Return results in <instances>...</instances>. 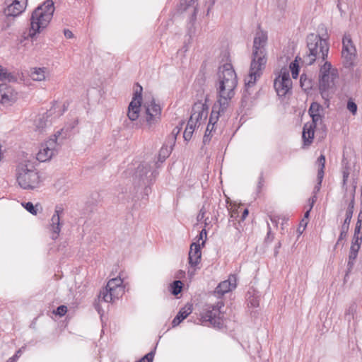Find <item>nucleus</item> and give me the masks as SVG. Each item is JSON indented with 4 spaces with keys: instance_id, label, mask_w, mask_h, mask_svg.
Masks as SVG:
<instances>
[{
    "instance_id": "27",
    "label": "nucleus",
    "mask_w": 362,
    "mask_h": 362,
    "mask_svg": "<svg viewBox=\"0 0 362 362\" xmlns=\"http://www.w3.org/2000/svg\"><path fill=\"white\" fill-rule=\"evenodd\" d=\"M197 125L198 124H196V122H193L192 120L189 119L183 133V137L185 141H189L191 139L193 132Z\"/></svg>"
},
{
    "instance_id": "4",
    "label": "nucleus",
    "mask_w": 362,
    "mask_h": 362,
    "mask_svg": "<svg viewBox=\"0 0 362 362\" xmlns=\"http://www.w3.org/2000/svg\"><path fill=\"white\" fill-rule=\"evenodd\" d=\"M308 52L303 62L308 65L313 64L317 59L325 61L329 52V45L326 39L319 35L311 33L307 36Z\"/></svg>"
},
{
    "instance_id": "24",
    "label": "nucleus",
    "mask_w": 362,
    "mask_h": 362,
    "mask_svg": "<svg viewBox=\"0 0 362 362\" xmlns=\"http://www.w3.org/2000/svg\"><path fill=\"white\" fill-rule=\"evenodd\" d=\"M192 310L191 305H185L182 308L175 318L173 320L172 326L173 327L179 325L182 321L186 319L192 313Z\"/></svg>"
},
{
    "instance_id": "22",
    "label": "nucleus",
    "mask_w": 362,
    "mask_h": 362,
    "mask_svg": "<svg viewBox=\"0 0 362 362\" xmlns=\"http://www.w3.org/2000/svg\"><path fill=\"white\" fill-rule=\"evenodd\" d=\"M309 115L312 117L311 123L317 124L318 122L322 121V107L317 103H313L309 108Z\"/></svg>"
},
{
    "instance_id": "3",
    "label": "nucleus",
    "mask_w": 362,
    "mask_h": 362,
    "mask_svg": "<svg viewBox=\"0 0 362 362\" xmlns=\"http://www.w3.org/2000/svg\"><path fill=\"white\" fill-rule=\"evenodd\" d=\"M54 12V6L52 0H46L37 6L32 13L29 30L23 33L24 39H33L46 28L52 18Z\"/></svg>"
},
{
    "instance_id": "16",
    "label": "nucleus",
    "mask_w": 362,
    "mask_h": 362,
    "mask_svg": "<svg viewBox=\"0 0 362 362\" xmlns=\"http://www.w3.org/2000/svg\"><path fill=\"white\" fill-rule=\"evenodd\" d=\"M208 115V107L206 104L198 102L195 103L192 107V114L189 119L196 122V124L200 125L202 121L205 120Z\"/></svg>"
},
{
    "instance_id": "53",
    "label": "nucleus",
    "mask_w": 362,
    "mask_h": 362,
    "mask_svg": "<svg viewBox=\"0 0 362 362\" xmlns=\"http://www.w3.org/2000/svg\"><path fill=\"white\" fill-rule=\"evenodd\" d=\"M361 222H362V210H361L360 212L358 213V220H357V223H361Z\"/></svg>"
},
{
    "instance_id": "25",
    "label": "nucleus",
    "mask_w": 362,
    "mask_h": 362,
    "mask_svg": "<svg viewBox=\"0 0 362 362\" xmlns=\"http://www.w3.org/2000/svg\"><path fill=\"white\" fill-rule=\"evenodd\" d=\"M49 71L45 67H34L30 69V77L33 81H42L46 78Z\"/></svg>"
},
{
    "instance_id": "12",
    "label": "nucleus",
    "mask_w": 362,
    "mask_h": 362,
    "mask_svg": "<svg viewBox=\"0 0 362 362\" xmlns=\"http://www.w3.org/2000/svg\"><path fill=\"white\" fill-rule=\"evenodd\" d=\"M142 90V87L137 83L134 97L128 107L127 117L131 121H135L139 117L141 107Z\"/></svg>"
},
{
    "instance_id": "29",
    "label": "nucleus",
    "mask_w": 362,
    "mask_h": 362,
    "mask_svg": "<svg viewBox=\"0 0 362 362\" xmlns=\"http://www.w3.org/2000/svg\"><path fill=\"white\" fill-rule=\"evenodd\" d=\"M358 254V252L349 251L346 275H348L353 269Z\"/></svg>"
},
{
    "instance_id": "14",
    "label": "nucleus",
    "mask_w": 362,
    "mask_h": 362,
    "mask_svg": "<svg viewBox=\"0 0 362 362\" xmlns=\"http://www.w3.org/2000/svg\"><path fill=\"white\" fill-rule=\"evenodd\" d=\"M158 175V172L152 170V165L148 163H142L136 168L134 173L136 179L141 184L146 185L154 180Z\"/></svg>"
},
{
    "instance_id": "32",
    "label": "nucleus",
    "mask_w": 362,
    "mask_h": 362,
    "mask_svg": "<svg viewBox=\"0 0 362 362\" xmlns=\"http://www.w3.org/2000/svg\"><path fill=\"white\" fill-rule=\"evenodd\" d=\"M182 282L180 280L174 281L170 285V291L174 296L178 295L182 291Z\"/></svg>"
},
{
    "instance_id": "45",
    "label": "nucleus",
    "mask_w": 362,
    "mask_h": 362,
    "mask_svg": "<svg viewBox=\"0 0 362 362\" xmlns=\"http://www.w3.org/2000/svg\"><path fill=\"white\" fill-rule=\"evenodd\" d=\"M22 354V350L21 349H18L16 354L12 356L11 357L7 362H16V361L18 360V358H19V356L21 355Z\"/></svg>"
},
{
    "instance_id": "21",
    "label": "nucleus",
    "mask_w": 362,
    "mask_h": 362,
    "mask_svg": "<svg viewBox=\"0 0 362 362\" xmlns=\"http://www.w3.org/2000/svg\"><path fill=\"white\" fill-rule=\"evenodd\" d=\"M316 125L309 122L304 124L302 133L304 146H310L312 144L314 137V129Z\"/></svg>"
},
{
    "instance_id": "41",
    "label": "nucleus",
    "mask_w": 362,
    "mask_h": 362,
    "mask_svg": "<svg viewBox=\"0 0 362 362\" xmlns=\"http://www.w3.org/2000/svg\"><path fill=\"white\" fill-rule=\"evenodd\" d=\"M354 199H352L350 202V203L349 204V206L346 211V216H347V218H349V217L352 218L353 213H354Z\"/></svg>"
},
{
    "instance_id": "1",
    "label": "nucleus",
    "mask_w": 362,
    "mask_h": 362,
    "mask_svg": "<svg viewBox=\"0 0 362 362\" xmlns=\"http://www.w3.org/2000/svg\"><path fill=\"white\" fill-rule=\"evenodd\" d=\"M238 85L236 73L230 63H226L218 68L217 102L214 105L209 117V126L215 125L218 117L224 114L230 106L235 95V89Z\"/></svg>"
},
{
    "instance_id": "30",
    "label": "nucleus",
    "mask_w": 362,
    "mask_h": 362,
    "mask_svg": "<svg viewBox=\"0 0 362 362\" xmlns=\"http://www.w3.org/2000/svg\"><path fill=\"white\" fill-rule=\"evenodd\" d=\"M172 151L171 147H168V146H163L159 151L158 153V161L163 163L165 160L170 156Z\"/></svg>"
},
{
    "instance_id": "9",
    "label": "nucleus",
    "mask_w": 362,
    "mask_h": 362,
    "mask_svg": "<svg viewBox=\"0 0 362 362\" xmlns=\"http://www.w3.org/2000/svg\"><path fill=\"white\" fill-rule=\"evenodd\" d=\"M67 110V105L55 103L53 107L44 114L39 115L34 120L35 131L42 132L47 127L51 125L52 121L49 119L53 113H57L56 117H60Z\"/></svg>"
},
{
    "instance_id": "6",
    "label": "nucleus",
    "mask_w": 362,
    "mask_h": 362,
    "mask_svg": "<svg viewBox=\"0 0 362 362\" xmlns=\"http://www.w3.org/2000/svg\"><path fill=\"white\" fill-rule=\"evenodd\" d=\"M224 306L223 301H218L216 305H207L205 310L201 314V321L204 325L212 326L215 328L223 327V313L221 309Z\"/></svg>"
},
{
    "instance_id": "33",
    "label": "nucleus",
    "mask_w": 362,
    "mask_h": 362,
    "mask_svg": "<svg viewBox=\"0 0 362 362\" xmlns=\"http://www.w3.org/2000/svg\"><path fill=\"white\" fill-rule=\"evenodd\" d=\"M300 84L301 88L305 90L311 88L312 87L311 80L309 79L304 74H301L300 77Z\"/></svg>"
},
{
    "instance_id": "26",
    "label": "nucleus",
    "mask_w": 362,
    "mask_h": 362,
    "mask_svg": "<svg viewBox=\"0 0 362 362\" xmlns=\"http://www.w3.org/2000/svg\"><path fill=\"white\" fill-rule=\"evenodd\" d=\"M0 81L3 82H16L17 81V76L0 66Z\"/></svg>"
},
{
    "instance_id": "38",
    "label": "nucleus",
    "mask_w": 362,
    "mask_h": 362,
    "mask_svg": "<svg viewBox=\"0 0 362 362\" xmlns=\"http://www.w3.org/2000/svg\"><path fill=\"white\" fill-rule=\"evenodd\" d=\"M11 96L8 95L2 87H0V103L7 104L11 102Z\"/></svg>"
},
{
    "instance_id": "13",
    "label": "nucleus",
    "mask_w": 362,
    "mask_h": 362,
    "mask_svg": "<svg viewBox=\"0 0 362 362\" xmlns=\"http://www.w3.org/2000/svg\"><path fill=\"white\" fill-rule=\"evenodd\" d=\"M356 49L353 44L349 35H344L342 39L341 55L344 59L345 66L349 67L354 64L356 57Z\"/></svg>"
},
{
    "instance_id": "7",
    "label": "nucleus",
    "mask_w": 362,
    "mask_h": 362,
    "mask_svg": "<svg viewBox=\"0 0 362 362\" xmlns=\"http://www.w3.org/2000/svg\"><path fill=\"white\" fill-rule=\"evenodd\" d=\"M144 109V118L148 129H153L161 120L162 107L156 100H146L142 105Z\"/></svg>"
},
{
    "instance_id": "37",
    "label": "nucleus",
    "mask_w": 362,
    "mask_h": 362,
    "mask_svg": "<svg viewBox=\"0 0 362 362\" xmlns=\"http://www.w3.org/2000/svg\"><path fill=\"white\" fill-rule=\"evenodd\" d=\"M23 206L31 214H37V205L34 206L32 202L22 203Z\"/></svg>"
},
{
    "instance_id": "52",
    "label": "nucleus",
    "mask_w": 362,
    "mask_h": 362,
    "mask_svg": "<svg viewBox=\"0 0 362 362\" xmlns=\"http://www.w3.org/2000/svg\"><path fill=\"white\" fill-rule=\"evenodd\" d=\"M248 214H249L248 209H244L242 216H241V220L242 221L245 220L246 218V217L247 216Z\"/></svg>"
},
{
    "instance_id": "47",
    "label": "nucleus",
    "mask_w": 362,
    "mask_h": 362,
    "mask_svg": "<svg viewBox=\"0 0 362 362\" xmlns=\"http://www.w3.org/2000/svg\"><path fill=\"white\" fill-rule=\"evenodd\" d=\"M361 223H356L354 235H362L361 233Z\"/></svg>"
},
{
    "instance_id": "11",
    "label": "nucleus",
    "mask_w": 362,
    "mask_h": 362,
    "mask_svg": "<svg viewBox=\"0 0 362 362\" xmlns=\"http://www.w3.org/2000/svg\"><path fill=\"white\" fill-rule=\"evenodd\" d=\"M58 136L54 134L53 138L49 139L41 145V147L37 154L36 158L40 162H46L49 160L58 152Z\"/></svg>"
},
{
    "instance_id": "19",
    "label": "nucleus",
    "mask_w": 362,
    "mask_h": 362,
    "mask_svg": "<svg viewBox=\"0 0 362 362\" xmlns=\"http://www.w3.org/2000/svg\"><path fill=\"white\" fill-rule=\"evenodd\" d=\"M26 5V0H14L4 10L6 16L16 17L22 13Z\"/></svg>"
},
{
    "instance_id": "57",
    "label": "nucleus",
    "mask_w": 362,
    "mask_h": 362,
    "mask_svg": "<svg viewBox=\"0 0 362 362\" xmlns=\"http://www.w3.org/2000/svg\"><path fill=\"white\" fill-rule=\"evenodd\" d=\"M270 220L273 223V224H274L275 226H277V220L275 217H271Z\"/></svg>"
},
{
    "instance_id": "42",
    "label": "nucleus",
    "mask_w": 362,
    "mask_h": 362,
    "mask_svg": "<svg viewBox=\"0 0 362 362\" xmlns=\"http://www.w3.org/2000/svg\"><path fill=\"white\" fill-rule=\"evenodd\" d=\"M67 312V307L66 305H60L57 308V310L54 313L60 317L64 316Z\"/></svg>"
},
{
    "instance_id": "46",
    "label": "nucleus",
    "mask_w": 362,
    "mask_h": 362,
    "mask_svg": "<svg viewBox=\"0 0 362 362\" xmlns=\"http://www.w3.org/2000/svg\"><path fill=\"white\" fill-rule=\"evenodd\" d=\"M322 179L323 178H320L319 175L317 174V183L315 186V188H314V192L315 193H317V192H318L320 191V187H321V184H322Z\"/></svg>"
},
{
    "instance_id": "51",
    "label": "nucleus",
    "mask_w": 362,
    "mask_h": 362,
    "mask_svg": "<svg viewBox=\"0 0 362 362\" xmlns=\"http://www.w3.org/2000/svg\"><path fill=\"white\" fill-rule=\"evenodd\" d=\"M204 237L205 238V239L206 238V229H202L200 231L199 235L198 236L197 242H199L200 240H203Z\"/></svg>"
},
{
    "instance_id": "36",
    "label": "nucleus",
    "mask_w": 362,
    "mask_h": 362,
    "mask_svg": "<svg viewBox=\"0 0 362 362\" xmlns=\"http://www.w3.org/2000/svg\"><path fill=\"white\" fill-rule=\"evenodd\" d=\"M214 126L215 125L209 126V122L208 123L205 134L203 137V143L204 144L209 143L211 137V133L214 130Z\"/></svg>"
},
{
    "instance_id": "39",
    "label": "nucleus",
    "mask_w": 362,
    "mask_h": 362,
    "mask_svg": "<svg viewBox=\"0 0 362 362\" xmlns=\"http://www.w3.org/2000/svg\"><path fill=\"white\" fill-rule=\"evenodd\" d=\"M332 69V65L329 62H326L323 64V66H321L320 70V75H323L324 74H333V71H331Z\"/></svg>"
},
{
    "instance_id": "28",
    "label": "nucleus",
    "mask_w": 362,
    "mask_h": 362,
    "mask_svg": "<svg viewBox=\"0 0 362 362\" xmlns=\"http://www.w3.org/2000/svg\"><path fill=\"white\" fill-rule=\"evenodd\" d=\"M351 220V217L347 218V216H346L344 223L341 226V233L339 234L337 245H338L341 240L346 238Z\"/></svg>"
},
{
    "instance_id": "34",
    "label": "nucleus",
    "mask_w": 362,
    "mask_h": 362,
    "mask_svg": "<svg viewBox=\"0 0 362 362\" xmlns=\"http://www.w3.org/2000/svg\"><path fill=\"white\" fill-rule=\"evenodd\" d=\"M317 162L319 165L317 174L319 175L320 178H323L324 177V168H325V157L323 155H321L317 158Z\"/></svg>"
},
{
    "instance_id": "54",
    "label": "nucleus",
    "mask_w": 362,
    "mask_h": 362,
    "mask_svg": "<svg viewBox=\"0 0 362 362\" xmlns=\"http://www.w3.org/2000/svg\"><path fill=\"white\" fill-rule=\"evenodd\" d=\"M307 221L305 219V218H303L301 222H300V226H303V228H305L307 226Z\"/></svg>"
},
{
    "instance_id": "49",
    "label": "nucleus",
    "mask_w": 362,
    "mask_h": 362,
    "mask_svg": "<svg viewBox=\"0 0 362 362\" xmlns=\"http://www.w3.org/2000/svg\"><path fill=\"white\" fill-rule=\"evenodd\" d=\"M64 36L68 38V39H71V38H73L74 37V34L73 33L69 30V29H65L64 30Z\"/></svg>"
},
{
    "instance_id": "60",
    "label": "nucleus",
    "mask_w": 362,
    "mask_h": 362,
    "mask_svg": "<svg viewBox=\"0 0 362 362\" xmlns=\"http://www.w3.org/2000/svg\"><path fill=\"white\" fill-rule=\"evenodd\" d=\"M185 1L187 2V6H188L193 0H185Z\"/></svg>"
},
{
    "instance_id": "44",
    "label": "nucleus",
    "mask_w": 362,
    "mask_h": 362,
    "mask_svg": "<svg viewBox=\"0 0 362 362\" xmlns=\"http://www.w3.org/2000/svg\"><path fill=\"white\" fill-rule=\"evenodd\" d=\"M351 243L361 246L362 243V235H354Z\"/></svg>"
},
{
    "instance_id": "31",
    "label": "nucleus",
    "mask_w": 362,
    "mask_h": 362,
    "mask_svg": "<svg viewBox=\"0 0 362 362\" xmlns=\"http://www.w3.org/2000/svg\"><path fill=\"white\" fill-rule=\"evenodd\" d=\"M247 301L248 305L252 308H257L259 306V296H257L255 292L252 293L250 291L247 292Z\"/></svg>"
},
{
    "instance_id": "23",
    "label": "nucleus",
    "mask_w": 362,
    "mask_h": 362,
    "mask_svg": "<svg viewBox=\"0 0 362 362\" xmlns=\"http://www.w3.org/2000/svg\"><path fill=\"white\" fill-rule=\"evenodd\" d=\"M78 120L77 118L70 119L60 131H57L55 134L59 136H62V138L69 136L71 132L77 127Z\"/></svg>"
},
{
    "instance_id": "48",
    "label": "nucleus",
    "mask_w": 362,
    "mask_h": 362,
    "mask_svg": "<svg viewBox=\"0 0 362 362\" xmlns=\"http://www.w3.org/2000/svg\"><path fill=\"white\" fill-rule=\"evenodd\" d=\"M360 248H361L360 245H357L356 244L351 243V247H350L349 251L356 252L358 253Z\"/></svg>"
},
{
    "instance_id": "61",
    "label": "nucleus",
    "mask_w": 362,
    "mask_h": 362,
    "mask_svg": "<svg viewBox=\"0 0 362 362\" xmlns=\"http://www.w3.org/2000/svg\"><path fill=\"white\" fill-rule=\"evenodd\" d=\"M259 180H259V187H260V185H262V177H261L259 178Z\"/></svg>"
},
{
    "instance_id": "56",
    "label": "nucleus",
    "mask_w": 362,
    "mask_h": 362,
    "mask_svg": "<svg viewBox=\"0 0 362 362\" xmlns=\"http://www.w3.org/2000/svg\"><path fill=\"white\" fill-rule=\"evenodd\" d=\"M315 200H316V196H315H315H313V197L310 199V201H311L310 209H312L313 205L314 202H315Z\"/></svg>"
},
{
    "instance_id": "15",
    "label": "nucleus",
    "mask_w": 362,
    "mask_h": 362,
    "mask_svg": "<svg viewBox=\"0 0 362 362\" xmlns=\"http://www.w3.org/2000/svg\"><path fill=\"white\" fill-rule=\"evenodd\" d=\"M63 213L64 208L62 205H56L54 208V213L52 215L49 223V230L51 231V238L52 240H57L59 236L62 227L60 218Z\"/></svg>"
},
{
    "instance_id": "18",
    "label": "nucleus",
    "mask_w": 362,
    "mask_h": 362,
    "mask_svg": "<svg viewBox=\"0 0 362 362\" xmlns=\"http://www.w3.org/2000/svg\"><path fill=\"white\" fill-rule=\"evenodd\" d=\"M237 286V276L235 274H231L228 276L227 280L221 281L216 288L215 293L218 296H222L224 294L233 291Z\"/></svg>"
},
{
    "instance_id": "59",
    "label": "nucleus",
    "mask_w": 362,
    "mask_h": 362,
    "mask_svg": "<svg viewBox=\"0 0 362 362\" xmlns=\"http://www.w3.org/2000/svg\"><path fill=\"white\" fill-rule=\"evenodd\" d=\"M204 214V212L203 211V210H202V209H201V211H200V212H199V214L198 218H199L200 216H201L202 218H203Z\"/></svg>"
},
{
    "instance_id": "55",
    "label": "nucleus",
    "mask_w": 362,
    "mask_h": 362,
    "mask_svg": "<svg viewBox=\"0 0 362 362\" xmlns=\"http://www.w3.org/2000/svg\"><path fill=\"white\" fill-rule=\"evenodd\" d=\"M237 216H238V210L233 211L231 213L230 218H233L236 217Z\"/></svg>"
},
{
    "instance_id": "43",
    "label": "nucleus",
    "mask_w": 362,
    "mask_h": 362,
    "mask_svg": "<svg viewBox=\"0 0 362 362\" xmlns=\"http://www.w3.org/2000/svg\"><path fill=\"white\" fill-rule=\"evenodd\" d=\"M154 357V352L151 351L140 359V362H152Z\"/></svg>"
},
{
    "instance_id": "20",
    "label": "nucleus",
    "mask_w": 362,
    "mask_h": 362,
    "mask_svg": "<svg viewBox=\"0 0 362 362\" xmlns=\"http://www.w3.org/2000/svg\"><path fill=\"white\" fill-rule=\"evenodd\" d=\"M335 77L336 75L334 73L320 75L319 88L322 95L333 84Z\"/></svg>"
},
{
    "instance_id": "8",
    "label": "nucleus",
    "mask_w": 362,
    "mask_h": 362,
    "mask_svg": "<svg viewBox=\"0 0 362 362\" xmlns=\"http://www.w3.org/2000/svg\"><path fill=\"white\" fill-rule=\"evenodd\" d=\"M122 283L123 281L121 278L110 279L106 286L100 292L99 300H103L105 303H110L122 296L124 292Z\"/></svg>"
},
{
    "instance_id": "5",
    "label": "nucleus",
    "mask_w": 362,
    "mask_h": 362,
    "mask_svg": "<svg viewBox=\"0 0 362 362\" xmlns=\"http://www.w3.org/2000/svg\"><path fill=\"white\" fill-rule=\"evenodd\" d=\"M16 181L23 189H34L41 182L39 173L30 163H21L16 168Z\"/></svg>"
},
{
    "instance_id": "10",
    "label": "nucleus",
    "mask_w": 362,
    "mask_h": 362,
    "mask_svg": "<svg viewBox=\"0 0 362 362\" xmlns=\"http://www.w3.org/2000/svg\"><path fill=\"white\" fill-rule=\"evenodd\" d=\"M274 87L280 97L285 96L292 88V81L290 78L289 70L286 66L280 69L279 75L274 81Z\"/></svg>"
},
{
    "instance_id": "17",
    "label": "nucleus",
    "mask_w": 362,
    "mask_h": 362,
    "mask_svg": "<svg viewBox=\"0 0 362 362\" xmlns=\"http://www.w3.org/2000/svg\"><path fill=\"white\" fill-rule=\"evenodd\" d=\"M205 240H202V244L199 243H192L190 245L189 252V264L191 267L196 270L197 266L200 263L202 258L201 246H204Z\"/></svg>"
},
{
    "instance_id": "2",
    "label": "nucleus",
    "mask_w": 362,
    "mask_h": 362,
    "mask_svg": "<svg viewBox=\"0 0 362 362\" xmlns=\"http://www.w3.org/2000/svg\"><path fill=\"white\" fill-rule=\"evenodd\" d=\"M267 42V34L264 31L256 33L254 38L252 47V57L250 64V71L245 78V86H252L256 81L260 78L267 63L266 45Z\"/></svg>"
},
{
    "instance_id": "58",
    "label": "nucleus",
    "mask_w": 362,
    "mask_h": 362,
    "mask_svg": "<svg viewBox=\"0 0 362 362\" xmlns=\"http://www.w3.org/2000/svg\"><path fill=\"white\" fill-rule=\"evenodd\" d=\"M310 210L311 209L310 208V209L305 213L303 218H305V220L308 218Z\"/></svg>"
},
{
    "instance_id": "35",
    "label": "nucleus",
    "mask_w": 362,
    "mask_h": 362,
    "mask_svg": "<svg viewBox=\"0 0 362 362\" xmlns=\"http://www.w3.org/2000/svg\"><path fill=\"white\" fill-rule=\"evenodd\" d=\"M289 69L291 70L292 77L295 79L297 78L299 74V64L298 63L297 58L290 64Z\"/></svg>"
},
{
    "instance_id": "40",
    "label": "nucleus",
    "mask_w": 362,
    "mask_h": 362,
    "mask_svg": "<svg viewBox=\"0 0 362 362\" xmlns=\"http://www.w3.org/2000/svg\"><path fill=\"white\" fill-rule=\"evenodd\" d=\"M347 110L352 113L353 115H355L357 112V105L356 103L351 100L349 99L347 102L346 105Z\"/></svg>"
},
{
    "instance_id": "50",
    "label": "nucleus",
    "mask_w": 362,
    "mask_h": 362,
    "mask_svg": "<svg viewBox=\"0 0 362 362\" xmlns=\"http://www.w3.org/2000/svg\"><path fill=\"white\" fill-rule=\"evenodd\" d=\"M101 301H103V300H101ZM100 300H98V303H95L94 306H95V310L98 311V313L100 314V315H103V309L101 308L100 305Z\"/></svg>"
}]
</instances>
